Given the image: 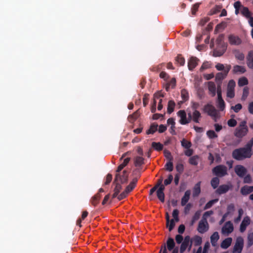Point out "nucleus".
Here are the masks:
<instances>
[{"mask_svg": "<svg viewBox=\"0 0 253 253\" xmlns=\"http://www.w3.org/2000/svg\"><path fill=\"white\" fill-rule=\"evenodd\" d=\"M128 172L127 170H124L121 175L119 172H116L114 182L120 181L121 184L127 183L128 181Z\"/></svg>", "mask_w": 253, "mask_h": 253, "instance_id": "0eeeda50", "label": "nucleus"}, {"mask_svg": "<svg viewBox=\"0 0 253 253\" xmlns=\"http://www.w3.org/2000/svg\"><path fill=\"white\" fill-rule=\"evenodd\" d=\"M152 147L155 150L160 151L163 150V145L160 142H153L152 143Z\"/></svg>", "mask_w": 253, "mask_h": 253, "instance_id": "4c0bfd02", "label": "nucleus"}, {"mask_svg": "<svg viewBox=\"0 0 253 253\" xmlns=\"http://www.w3.org/2000/svg\"><path fill=\"white\" fill-rule=\"evenodd\" d=\"M101 197L100 194L97 193L91 198L90 202L93 206L95 207L99 203Z\"/></svg>", "mask_w": 253, "mask_h": 253, "instance_id": "a878e982", "label": "nucleus"}, {"mask_svg": "<svg viewBox=\"0 0 253 253\" xmlns=\"http://www.w3.org/2000/svg\"><path fill=\"white\" fill-rule=\"evenodd\" d=\"M167 245L164 244L161 247V249L159 253H168L167 249L169 251H171L174 249L175 245L173 239L169 237L167 241Z\"/></svg>", "mask_w": 253, "mask_h": 253, "instance_id": "39448f33", "label": "nucleus"}, {"mask_svg": "<svg viewBox=\"0 0 253 253\" xmlns=\"http://www.w3.org/2000/svg\"><path fill=\"white\" fill-rule=\"evenodd\" d=\"M232 187L231 185L222 184L220 185L216 190L215 193L218 195H222L227 193Z\"/></svg>", "mask_w": 253, "mask_h": 253, "instance_id": "2eb2a0df", "label": "nucleus"}, {"mask_svg": "<svg viewBox=\"0 0 253 253\" xmlns=\"http://www.w3.org/2000/svg\"><path fill=\"white\" fill-rule=\"evenodd\" d=\"M242 105L240 103H238L235 105L234 106H232L231 107V109H233L235 113L239 112V111L242 109Z\"/></svg>", "mask_w": 253, "mask_h": 253, "instance_id": "4d7b16f0", "label": "nucleus"}, {"mask_svg": "<svg viewBox=\"0 0 253 253\" xmlns=\"http://www.w3.org/2000/svg\"><path fill=\"white\" fill-rule=\"evenodd\" d=\"M181 96L182 99V102H185L189 99V93L188 91L185 89H182L181 90Z\"/></svg>", "mask_w": 253, "mask_h": 253, "instance_id": "c9c22d12", "label": "nucleus"}, {"mask_svg": "<svg viewBox=\"0 0 253 253\" xmlns=\"http://www.w3.org/2000/svg\"><path fill=\"white\" fill-rule=\"evenodd\" d=\"M227 168L223 165H219L214 167L212 169V173L218 177H222L228 174Z\"/></svg>", "mask_w": 253, "mask_h": 253, "instance_id": "20e7f679", "label": "nucleus"}, {"mask_svg": "<svg viewBox=\"0 0 253 253\" xmlns=\"http://www.w3.org/2000/svg\"><path fill=\"white\" fill-rule=\"evenodd\" d=\"M173 180V176L172 174H169L168 178L164 180V185L165 186H167L168 185H169L171 183Z\"/></svg>", "mask_w": 253, "mask_h": 253, "instance_id": "bf43d9fd", "label": "nucleus"}, {"mask_svg": "<svg viewBox=\"0 0 253 253\" xmlns=\"http://www.w3.org/2000/svg\"><path fill=\"white\" fill-rule=\"evenodd\" d=\"M248 131L249 129L247 126V122L243 121L236 128L234 134L236 137L242 138L247 134Z\"/></svg>", "mask_w": 253, "mask_h": 253, "instance_id": "f03ea898", "label": "nucleus"}, {"mask_svg": "<svg viewBox=\"0 0 253 253\" xmlns=\"http://www.w3.org/2000/svg\"><path fill=\"white\" fill-rule=\"evenodd\" d=\"M219 177L215 176V177H214L211 180V186L213 189L217 188L219 184Z\"/></svg>", "mask_w": 253, "mask_h": 253, "instance_id": "f704fd0d", "label": "nucleus"}, {"mask_svg": "<svg viewBox=\"0 0 253 253\" xmlns=\"http://www.w3.org/2000/svg\"><path fill=\"white\" fill-rule=\"evenodd\" d=\"M211 242L212 246L215 247L217 245V242L219 239V235L217 232H214L211 236Z\"/></svg>", "mask_w": 253, "mask_h": 253, "instance_id": "b1692460", "label": "nucleus"}, {"mask_svg": "<svg viewBox=\"0 0 253 253\" xmlns=\"http://www.w3.org/2000/svg\"><path fill=\"white\" fill-rule=\"evenodd\" d=\"M191 242V238L189 236H186L183 239V241L182 242L181 246L180 247L179 252L180 253H183L187 248L189 246Z\"/></svg>", "mask_w": 253, "mask_h": 253, "instance_id": "f8f14e48", "label": "nucleus"}, {"mask_svg": "<svg viewBox=\"0 0 253 253\" xmlns=\"http://www.w3.org/2000/svg\"><path fill=\"white\" fill-rule=\"evenodd\" d=\"M209 229V225L207 220L201 219L199 222L197 228L198 231L203 234L208 231Z\"/></svg>", "mask_w": 253, "mask_h": 253, "instance_id": "1a4fd4ad", "label": "nucleus"}, {"mask_svg": "<svg viewBox=\"0 0 253 253\" xmlns=\"http://www.w3.org/2000/svg\"><path fill=\"white\" fill-rule=\"evenodd\" d=\"M164 155L167 159L170 161H172L173 158L171 155L170 152L167 150H164Z\"/></svg>", "mask_w": 253, "mask_h": 253, "instance_id": "e2e57ef3", "label": "nucleus"}, {"mask_svg": "<svg viewBox=\"0 0 253 253\" xmlns=\"http://www.w3.org/2000/svg\"><path fill=\"white\" fill-rule=\"evenodd\" d=\"M237 121L234 119H231L227 122L228 125L230 127H234L237 125Z\"/></svg>", "mask_w": 253, "mask_h": 253, "instance_id": "680f3d73", "label": "nucleus"}, {"mask_svg": "<svg viewBox=\"0 0 253 253\" xmlns=\"http://www.w3.org/2000/svg\"><path fill=\"white\" fill-rule=\"evenodd\" d=\"M130 161L129 158H126L124 160L122 164L120 165L116 170V172H120L129 163Z\"/></svg>", "mask_w": 253, "mask_h": 253, "instance_id": "72a5a7b5", "label": "nucleus"}, {"mask_svg": "<svg viewBox=\"0 0 253 253\" xmlns=\"http://www.w3.org/2000/svg\"><path fill=\"white\" fill-rule=\"evenodd\" d=\"M241 13L244 16L248 18H250L251 17V13L247 7H243Z\"/></svg>", "mask_w": 253, "mask_h": 253, "instance_id": "a19ab883", "label": "nucleus"}, {"mask_svg": "<svg viewBox=\"0 0 253 253\" xmlns=\"http://www.w3.org/2000/svg\"><path fill=\"white\" fill-rule=\"evenodd\" d=\"M199 157L198 155H195L190 158L189 163L190 165L197 166L198 164V159Z\"/></svg>", "mask_w": 253, "mask_h": 253, "instance_id": "e433bc0d", "label": "nucleus"}, {"mask_svg": "<svg viewBox=\"0 0 253 253\" xmlns=\"http://www.w3.org/2000/svg\"><path fill=\"white\" fill-rule=\"evenodd\" d=\"M252 59H253V50H251L246 57L247 62L251 61Z\"/></svg>", "mask_w": 253, "mask_h": 253, "instance_id": "774afa93", "label": "nucleus"}, {"mask_svg": "<svg viewBox=\"0 0 253 253\" xmlns=\"http://www.w3.org/2000/svg\"><path fill=\"white\" fill-rule=\"evenodd\" d=\"M235 85V82L233 80H231L228 82L227 89L234 90Z\"/></svg>", "mask_w": 253, "mask_h": 253, "instance_id": "864d4df0", "label": "nucleus"}, {"mask_svg": "<svg viewBox=\"0 0 253 253\" xmlns=\"http://www.w3.org/2000/svg\"><path fill=\"white\" fill-rule=\"evenodd\" d=\"M190 195L191 191L190 190H187L185 191L184 196L181 198V205L182 206L186 205L190 199Z\"/></svg>", "mask_w": 253, "mask_h": 253, "instance_id": "5701e85b", "label": "nucleus"}, {"mask_svg": "<svg viewBox=\"0 0 253 253\" xmlns=\"http://www.w3.org/2000/svg\"><path fill=\"white\" fill-rule=\"evenodd\" d=\"M178 214H179V211L177 209H175L173 211L172 216L176 221H179Z\"/></svg>", "mask_w": 253, "mask_h": 253, "instance_id": "0e129e2a", "label": "nucleus"}, {"mask_svg": "<svg viewBox=\"0 0 253 253\" xmlns=\"http://www.w3.org/2000/svg\"><path fill=\"white\" fill-rule=\"evenodd\" d=\"M181 146L185 149H189L192 146V143L190 141L183 138L181 141Z\"/></svg>", "mask_w": 253, "mask_h": 253, "instance_id": "58836bf2", "label": "nucleus"}, {"mask_svg": "<svg viewBox=\"0 0 253 253\" xmlns=\"http://www.w3.org/2000/svg\"><path fill=\"white\" fill-rule=\"evenodd\" d=\"M234 230L233 225L230 221L226 222L222 228V232L223 234H229L233 232Z\"/></svg>", "mask_w": 253, "mask_h": 253, "instance_id": "4468645a", "label": "nucleus"}, {"mask_svg": "<svg viewBox=\"0 0 253 253\" xmlns=\"http://www.w3.org/2000/svg\"><path fill=\"white\" fill-rule=\"evenodd\" d=\"M218 201V199H215L213 200H211L208 202L205 205L204 207V210H207L211 208L213 204L217 203Z\"/></svg>", "mask_w": 253, "mask_h": 253, "instance_id": "37998d69", "label": "nucleus"}, {"mask_svg": "<svg viewBox=\"0 0 253 253\" xmlns=\"http://www.w3.org/2000/svg\"><path fill=\"white\" fill-rule=\"evenodd\" d=\"M175 103L173 100H169L168 102L167 112L169 114H171L174 109Z\"/></svg>", "mask_w": 253, "mask_h": 253, "instance_id": "2f4dec72", "label": "nucleus"}, {"mask_svg": "<svg viewBox=\"0 0 253 253\" xmlns=\"http://www.w3.org/2000/svg\"><path fill=\"white\" fill-rule=\"evenodd\" d=\"M139 114L138 111H136L133 114L128 116V120L129 122H133L137 119Z\"/></svg>", "mask_w": 253, "mask_h": 253, "instance_id": "49530a36", "label": "nucleus"}, {"mask_svg": "<svg viewBox=\"0 0 253 253\" xmlns=\"http://www.w3.org/2000/svg\"><path fill=\"white\" fill-rule=\"evenodd\" d=\"M199 59L196 57H191L188 61V67L190 71H193L198 65Z\"/></svg>", "mask_w": 253, "mask_h": 253, "instance_id": "ddd939ff", "label": "nucleus"}, {"mask_svg": "<svg viewBox=\"0 0 253 253\" xmlns=\"http://www.w3.org/2000/svg\"><path fill=\"white\" fill-rule=\"evenodd\" d=\"M247 240V246L248 247H251L253 245V232L248 234Z\"/></svg>", "mask_w": 253, "mask_h": 253, "instance_id": "c03bdc74", "label": "nucleus"}, {"mask_svg": "<svg viewBox=\"0 0 253 253\" xmlns=\"http://www.w3.org/2000/svg\"><path fill=\"white\" fill-rule=\"evenodd\" d=\"M211 67V64L208 62H205L203 63L201 66L200 70L201 72L203 71L204 70L209 69Z\"/></svg>", "mask_w": 253, "mask_h": 253, "instance_id": "6e6d98bb", "label": "nucleus"}, {"mask_svg": "<svg viewBox=\"0 0 253 253\" xmlns=\"http://www.w3.org/2000/svg\"><path fill=\"white\" fill-rule=\"evenodd\" d=\"M128 193L129 192H127L125 190L124 191H123L122 193H121L120 195L118 196L117 198L119 201H121L125 198Z\"/></svg>", "mask_w": 253, "mask_h": 253, "instance_id": "13d9d810", "label": "nucleus"}, {"mask_svg": "<svg viewBox=\"0 0 253 253\" xmlns=\"http://www.w3.org/2000/svg\"><path fill=\"white\" fill-rule=\"evenodd\" d=\"M232 239L229 237L224 239L221 243L220 247L224 249H227L231 244Z\"/></svg>", "mask_w": 253, "mask_h": 253, "instance_id": "bb28decb", "label": "nucleus"}, {"mask_svg": "<svg viewBox=\"0 0 253 253\" xmlns=\"http://www.w3.org/2000/svg\"><path fill=\"white\" fill-rule=\"evenodd\" d=\"M208 89L212 96H214L216 94V86L213 82H209L208 83Z\"/></svg>", "mask_w": 253, "mask_h": 253, "instance_id": "c85d7f7f", "label": "nucleus"}, {"mask_svg": "<svg viewBox=\"0 0 253 253\" xmlns=\"http://www.w3.org/2000/svg\"><path fill=\"white\" fill-rule=\"evenodd\" d=\"M202 243V238L198 235H195L191 239L190 244L189 245V250L191 249L192 244L196 246H199Z\"/></svg>", "mask_w": 253, "mask_h": 253, "instance_id": "f3484780", "label": "nucleus"}, {"mask_svg": "<svg viewBox=\"0 0 253 253\" xmlns=\"http://www.w3.org/2000/svg\"><path fill=\"white\" fill-rule=\"evenodd\" d=\"M204 112L213 118H216L217 115V112L215 107L211 104H208L204 106L203 108Z\"/></svg>", "mask_w": 253, "mask_h": 253, "instance_id": "6e6552de", "label": "nucleus"}, {"mask_svg": "<svg viewBox=\"0 0 253 253\" xmlns=\"http://www.w3.org/2000/svg\"><path fill=\"white\" fill-rule=\"evenodd\" d=\"M244 247V240L242 237H238L237 239L235 245L234 247L233 253H241Z\"/></svg>", "mask_w": 253, "mask_h": 253, "instance_id": "9d476101", "label": "nucleus"}, {"mask_svg": "<svg viewBox=\"0 0 253 253\" xmlns=\"http://www.w3.org/2000/svg\"><path fill=\"white\" fill-rule=\"evenodd\" d=\"M207 135L211 139L215 138L217 137V135L212 130H210L207 131Z\"/></svg>", "mask_w": 253, "mask_h": 253, "instance_id": "603ef678", "label": "nucleus"}, {"mask_svg": "<svg viewBox=\"0 0 253 253\" xmlns=\"http://www.w3.org/2000/svg\"><path fill=\"white\" fill-rule=\"evenodd\" d=\"M158 125L156 124L153 123L152 124L150 128L147 130L146 134H153L158 130Z\"/></svg>", "mask_w": 253, "mask_h": 253, "instance_id": "473e14b6", "label": "nucleus"}, {"mask_svg": "<svg viewBox=\"0 0 253 253\" xmlns=\"http://www.w3.org/2000/svg\"><path fill=\"white\" fill-rule=\"evenodd\" d=\"M240 192L243 195H247L253 192V186L245 185L241 188Z\"/></svg>", "mask_w": 253, "mask_h": 253, "instance_id": "412c9836", "label": "nucleus"}, {"mask_svg": "<svg viewBox=\"0 0 253 253\" xmlns=\"http://www.w3.org/2000/svg\"><path fill=\"white\" fill-rule=\"evenodd\" d=\"M246 71L245 67L236 65L233 66L232 72L233 74H242L245 73Z\"/></svg>", "mask_w": 253, "mask_h": 253, "instance_id": "6ab92c4d", "label": "nucleus"}, {"mask_svg": "<svg viewBox=\"0 0 253 253\" xmlns=\"http://www.w3.org/2000/svg\"><path fill=\"white\" fill-rule=\"evenodd\" d=\"M137 180V178H134L129 184L126 186L125 190L129 193L132 191L136 186Z\"/></svg>", "mask_w": 253, "mask_h": 253, "instance_id": "cd10ccee", "label": "nucleus"}, {"mask_svg": "<svg viewBox=\"0 0 253 253\" xmlns=\"http://www.w3.org/2000/svg\"><path fill=\"white\" fill-rule=\"evenodd\" d=\"M231 68V66L230 65L226 64L223 72H218L216 74L215 81L219 84H221L223 80L227 77Z\"/></svg>", "mask_w": 253, "mask_h": 253, "instance_id": "423d86ee", "label": "nucleus"}, {"mask_svg": "<svg viewBox=\"0 0 253 253\" xmlns=\"http://www.w3.org/2000/svg\"><path fill=\"white\" fill-rule=\"evenodd\" d=\"M167 124L169 125H171L170 128H175V123L174 122V119L172 118H170L167 120Z\"/></svg>", "mask_w": 253, "mask_h": 253, "instance_id": "052dcab7", "label": "nucleus"}, {"mask_svg": "<svg viewBox=\"0 0 253 253\" xmlns=\"http://www.w3.org/2000/svg\"><path fill=\"white\" fill-rule=\"evenodd\" d=\"M176 85V79L175 78H172L169 83H168L166 87L167 91H168L169 86H171V88H174Z\"/></svg>", "mask_w": 253, "mask_h": 253, "instance_id": "de8ad7c7", "label": "nucleus"}, {"mask_svg": "<svg viewBox=\"0 0 253 253\" xmlns=\"http://www.w3.org/2000/svg\"><path fill=\"white\" fill-rule=\"evenodd\" d=\"M217 107L221 110L223 111L225 107V103L223 99H217Z\"/></svg>", "mask_w": 253, "mask_h": 253, "instance_id": "79ce46f5", "label": "nucleus"}, {"mask_svg": "<svg viewBox=\"0 0 253 253\" xmlns=\"http://www.w3.org/2000/svg\"><path fill=\"white\" fill-rule=\"evenodd\" d=\"M248 80L246 77H243L238 80V84L239 86H243L248 84Z\"/></svg>", "mask_w": 253, "mask_h": 253, "instance_id": "ea45409f", "label": "nucleus"}, {"mask_svg": "<svg viewBox=\"0 0 253 253\" xmlns=\"http://www.w3.org/2000/svg\"><path fill=\"white\" fill-rule=\"evenodd\" d=\"M185 206V207L184 208V213L185 214H187L189 213V211L193 206V205L191 203H188Z\"/></svg>", "mask_w": 253, "mask_h": 253, "instance_id": "338daca9", "label": "nucleus"}, {"mask_svg": "<svg viewBox=\"0 0 253 253\" xmlns=\"http://www.w3.org/2000/svg\"><path fill=\"white\" fill-rule=\"evenodd\" d=\"M157 196L161 202L164 203L165 202V194L164 192L157 191Z\"/></svg>", "mask_w": 253, "mask_h": 253, "instance_id": "3c124183", "label": "nucleus"}, {"mask_svg": "<svg viewBox=\"0 0 253 253\" xmlns=\"http://www.w3.org/2000/svg\"><path fill=\"white\" fill-rule=\"evenodd\" d=\"M177 115L180 118V119L179 121V122L181 125H185L188 124V122L187 121V117H186V113L185 111V110H179L177 112Z\"/></svg>", "mask_w": 253, "mask_h": 253, "instance_id": "dca6fc26", "label": "nucleus"}, {"mask_svg": "<svg viewBox=\"0 0 253 253\" xmlns=\"http://www.w3.org/2000/svg\"><path fill=\"white\" fill-rule=\"evenodd\" d=\"M191 108L193 111H195V110H198L197 109L199 107V103L197 102L192 101L191 103Z\"/></svg>", "mask_w": 253, "mask_h": 253, "instance_id": "69168bd1", "label": "nucleus"}, {"mask_svg": "<svg viewBox=\"0 0 253 253\" xmlns=\"http://www.w3.org/2000/svg\"><path fill=\"white\" fill-rule=\"evenodd\" d=\"M176 171L179 172L178 174H180L183 172L184 170V166L181 163H178L176 166Z\"/></svg>", "mask_w": 253, "mask_h": 253, "instance_id": "5fc2aeb1", "label": "nucleus"}, {"mask_svg": "<svg viewBox=\"0 0 253 253\" xmlns=\"http://www.w3.org/2000/svg\"><path fill=\"white\" fill-rule=\"evenodd\" d=\"M250 224V218L249 217L246 216L244 217L240 225V230L241 232H244Z\"/></svg>", "mask_w": 253, "mask_h": 253, "instance_id": "aec40b11", "label": "nucleus"}, {"mask_svg": "<svg viewBox=\"0 0 253 253\" xmlns=\"http://www.w3.org/2000/svg\"><path fill=\"white\" fill-rule=\"evenodd\" d=\"M201 182L199 181L194 186L193 189V197H198L201 193Z\"/></svg>", "mask_w": 253, "mask_h": 253, "instance_id": "4be33fe9", "label": "nucleus"}, {"mask_svg": "<svg viewBox=\"0 0 253 253\" xmlns=\"http://www.w3.org/2000/svg\"><path fill=\"white\" fill-rule=\"evenodd\" d=\"M144 158L141 156H137L134 159V165L135 167H140L144 164Z\"/></svg>", "mask_w": 253, "mask_h": 253, "instance_id": "c756f323", "label": "nucleus"}, {"mask_svg": "<svg viewBox=\"0 0 253 253\" xmlns=\"http://www.w3.org/2000/svg\"><path fill=\"white\" fill-rule=\"evenodd\" d=\"M235 58L240 61H243L245 59L244 53L239 50H235L233 51Z\"/></svg>", "mask_w": 253, "mask_h": 253, "instance_id": "7c9ffc66", "label": "nucleus"}, {"mask_svg": "<svg viewBox=\"0 0 253 253\" xmlns=\"http://www.w3.org/2000/svg\"><path fill=\"white\" fill-rule=\"evenodd\" d=\"M192 114L193 122L195 123H199L200 121L202 118L201 113L198 110H195V111H193Z\"/></svg>", "mask_w": 253, "mask_h": 253, "instance_id": "393cba45", "label": "nucleus"}, {"mask_svg": "<svg viewBox=\"0 0 253 253\" xmlns=\"http://www.w3.org/2000/svg\"><path fill=\"white\" fill-rule=\"evenodd\" d=\"M175 60L180 66H183L185 64V59L180 54L176 56Z\"/></svg>", "mask_w": 253, "mask_h": 253, "instance_id": "a18cd8bd", "label": "nucleus"}, {"mask_svg": "<svg viewBox=\"0 0 253 253\" xmlns=\"http://www.w3.org/2000/svg\"><path fill=\"white\" fill-rule=\"evenodd\" d=\"M229 43L232 45H239L241 43L242 41L239 37L231 35L228 37Z\"/></svg>", "mask_w": 253, "mask_h": 253, "instance_id": "a211bd4d", "label": "nucleus"}, {"mask_svg": "<svg viewBox=\"0 0 253 253\" xmlns=\"http://www.w3.org/2000/svg\"><path fill=\"white\" fill-rule=\"evenodd\" d=\"M235 172L240 177H244L247 172V169L242 165H237L234 168Z\"/></svg>", "mask_w": 253, "mask_h": 253, "instance_id": "9b49d317", "label": "nucleus"}, {"mask_svg": "<svg viewBox=\"0 0 253 253\" xmlns=\"http://www.w3.org/2000/svg\"><path fill=\"white\" fill-rule=\"evenodd\" d=\"M249 93V89L248 87L246 86L243 89V94L242 96V100H245L248 97Z\"/></svg>", "mask_w": 253, "mask_h": 253, "instance_id": "09e8293b", "label": "nucleus"}, {"mask_svg": "<svg viewBox=\"0 0 253 253\" xmlns=\"http://www.w3.org/2000/svg\"><path fill=\"white\" fill-rule=\"evenodd\" d=\"M166 169L169 171H172L173 169V166L172 161L169 160L165 165Z\"/></svg>", "mask_w": 253, "mask_h": 253, "instance_id": "8fccbe9b", "label": "nucleus"}, {"mask_svg": "<svg viewBox=\"0 0 253 253\" xmlns=\"http://www.w3.org/2000/svg\"><path fill=\"white\" fill-rule=\"evenodd\" d=\"M253 155L252 150L245 145V147L235 149L232 152L233 158L236 160H242L249 158Z\"/></svg>", "mask_w": 253, "mask_h": 253, "instance_id": "f257e3e1", "label": "nucleus"}, {"mask_svg": "<svg viewBox=\"0 0 253 253\" xmlns=\"http://www.w3.org/2000/svg\"><path fill=\"white\" fill-rule=\"evenodd\" d=\"M216 44L218 47L220 46V44H222V49H214L213 51V55L215 57H219L222 56L224 52H225L227 48V46L223 40V36L222 35H220L217 38Z\"/></svg>", "mask_w": 253, "mask_h": 253, "instance_id": "7ed1b4c3", "label": "nucleus"}]
</instances>
